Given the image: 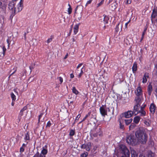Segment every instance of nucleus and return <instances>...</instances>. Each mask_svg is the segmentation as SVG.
I'll return each instance as SVG.
<instances>
[{
	"label": "nucleus",
	"mask_w": 157,
	"mask_h": 157,
	"mask_svg": "<svg viewBox=\"0 0 157 157\" xmlns=\"http://www.w3.org/2000/svg\"><path fill=\"white\" fill-rule=\"evenodd\" d=\"M92 1H93V0H89V1H88L87 2L86 4V5H85L86 6L90 4L92 2Z\"/></svg>",
	"instance_id": "obj_48"
},
{
	"label": "nucleus",
	"mask_w": 157,
	"mask_h": 157,
	"mask_svg": "<svg viewBox=\"0 0 157 157\" xmlns=\"http://www.w3.org/2000/svg\"><path fill=\"white\" fill-rule=\"evenodd\" d=\"M103 16L104 17L103 18L104 23L105 24H107L108 23V21L109 20V17L107 16L106 15H104Z\"/></svg>",
	"instance_id": "obj_24"
},
{
	"label": "nucleus",
	"mask_w": 157,
	"mask_h": 157,
	"mask_svg": "<svg viewBox=\"0 0 157 157\" xmlns=\"http://www.w3.org/2000/svg\"><path fill=\"white\" fill-rule=\"evenodd\" d=\"M154 154L151 151H149L148 153V157H154Z\"/></svg>",
	"instance_id": "obj_33"
},
{
	"label": "nucleus",
	"mask_w": 157,
	"mask_h": 157,
	"mask_svg": "<svg viewBox=\"0 0 157 157\" xmlns=\"http://www.w3.org/2000/svg\"><path fill=\"white\" fill-rule=\"evenodd\" d=\"M128 24V23H126L125 25V28H127V25Z\"/></svg>",
	"instance_id": "obj_62"
},
{
	"label": "nucleus",
	"mask_w": 157,
	"mask_h": 157,
	"mask_svg": "<svg viewBox=\"0 0 157 157\" xmlns=\"http://www.w3.org/2000/svg\"><path fill=\"white\" fill-rule=\"evenodd\" d=\"M48 153L47 150V146L46 145L44 147H43L42 150L41 151V153L43 155H45Z\"/></svg>",
	"instance_id": "obj_14"
},
{
	"label": "nucleus",
	"mask_w": 157,
	"mask_h": 157,
	"mask_svg": "<svg viewBox=\"0 0 157 157\" xmlns=\"http://www.w3.org/2000/svg\"><path fill=\"white\" fill-rule=\"evenodd\" d=\"M11 98L13 101L15 100L16 99V96L12 92L11 93Z\"/></svg>",
	"instance_id": "obj_35"
},
{
	"label": "nucleus",
	"mask_w": 157,
	"mask_h": 157,
	"mask_svg": "<svg viewBox=\"0 0 157 157\" xmlns=\"http://www.w3.org/2000/svg\"><path fill=\"white\" fill-rule=\"evenodd\" d=\"M68 56V54L67 53L65 56L64 57V59H66L67 58V57Z\"/></svg>",
	"instance_id": "obj_60"
},
{
	"label": "nucleus",
	"mask_w": 157,
	"mask_h": 157,
	"mask_svg": "<svg viewBox=\"0 0 157 157\" xmlns=\"http://www.w3.org/2000/svg\"><path fill=\"white\" fill-rule=\"evenodd\" d=\"M29 68H30V69L31 70L30 72H31L33 68V67L31 66H30L29 67Z\"/></svg>",
	"instance_id": "obj_63"
},
{
	"label": "nucleus",
	"mask_w": 157,
	"mask_h": 157,
	"mask_svg": "<svg viewBox=\"0 0 157 157\" xmlns=\"http://www.w3.org/2000/svg\"><path fill=\"white\" fill-rule=\"evenodd\" d=\"M157 11H155V10H153L151 16L152 18H155V17L157 16Z\"/></svg>",
	"instance_id": "obj_30"
},
{
	"label": "nucleus",
	"mask_w": 157,
	"mask_h": 157,
	"mask_svg": "<svg viewBox=\"0 0 157 157\" xmlns=\"http://www.w3.org/2000/svg\"><path fill=\"white\" fill-rule=\"evenodd\" d=\"M140 105H135L134 107V110L133 112L135 115L138 114L139 112H140V110H139V109L140 107Z\"/></svg>",
	"instance_id": "obj_11"
},
{
	"label": "nucleus",
	"mask_w": 157,
	"mask_h": 157,
	"mask_svg": "<svg viewBox=\"0 0 157 157\" xmlns=\"http://www.w3.org/2000/svg\"><path fill=\"white\" fill-rule=\"evenodd\" d=\"M156 108V106L154 103H152L151 104L149 107L150 111L151 113L152 114H154Z\"/></svg>",
	"instance_id": "obj_10"
},
{
	"label": "nucleus",
	"mask_w": 157,
	"mask_h": 157,
	"mask_svg": "<svg viewBox=\"0 0 157 157\" xmlns=\"http://www.w3.org/2000/svg\"><path fill=\"white\" fill-rule=\"evenodd\" d=\"M135 135L138 143L143 144L146 143L147 136L145 133L140 130H139L136 132Z\"/></svg>",
	"instance_id": "obj_1"
},
{
	"label": "nucleus",
	"mask_w": 157,
	"mask_h": 157,
	"mask_svg": "<svg viewBox=\"0 0 157 157\" xmlns=\"http://www.w3.org/2000/svg\"><path fill=\"white\" fill-rule=\"evenodd\" d=\"M23 2L22 0H20L17 5V7L15 9V13L19 12L22 10L23 8Z\"/></svg>",
	"instance_id": "obj_5"
},
{
	"label": "nucleus",
	"mask_w": 157,
	"mask_h": 157,
	"mask_svg": "<svg viewBox=\"0 0 157 157\" xmlns=\"http://www.w3.org/2000/svg\"><path fill=\"white\" fill-rule=\"evenodd\" d=\"M27 109V107L26 106H25L20 111V114L21 116H22L23 115V112L25 110H26Z\"/></svg>",
	"instance_id": "obj_32"
},
{
	"label": "nucleus",
	"mask_w": 157,
	"mask_h": 157,
	"mask_svg": "<svg viewBox=\"0 0 157 157\" xmlns=\"http://www.w3.org/2000/svg\"><path fill=\"white\" fill-rule=\"evenodd\" d=\"M54 38L53 36H51L50 38L48 39L47 41V42L48 44L49 43L51 42L52 41V39Z\"/></svg>",
	"instance_id": "obj_34"
},
{
	"label": "nucleus",
	"mask_w": 157,
	"mask_h": 157,
	"mask_svg": "<svg viewBox=\"0 0 157 157\" xmlns=\"http://www.w3.org/2000/svg\"><path fill=\"white\" fill-rule=\"evenodd\" d=\"M90 113L89 112L88 113V114L85 116V117L82 120V121H85L86 119V118L89 117L90 116Z\"/></svg>",
	"instance_id": "obj_39"
},
{
	"label": "nucleus",
	"mask_w": 157,
	"mask_h": 157,
	"mask_svg": "<svg viewBox=\"0 0 157 157\" xmlns=\"http://www.w3.org/2000/svg\"><path fill=\"white\" fill-rule=\"evenodd\" d=\"M126 140L128 144L132 145L136 144L138 143L137 139H135L134 136L132 135H130L127 137Z\"/></svg>",
	"instance_id": "obj_4"
},
{
	"label": "nucleus",
	"mask_w": 157,
	"mask_h": 157,
	"mask_svg": "<svg viewBox=\"0 0 157 157\" xmlns=\"http://www.w3.org/2000/svg\"><path fill=\"white\" fill-rule=\"evenodd\" d=\"M154 71L157 75V64L155 65L154 69Z\"/></svg>",
	"instance_id": "obj_49"
},
{
	"label": "nucleus",
	"mask_w": 157,
	"mask_h": 157,
	"mask_svg": "<svg viewBox=\"0 0 157 157\" xmlns=\"http://www.w3.org/2000/svg\"><path fill=\"white\" fill-rule=\"evenodd\" d=\"M26 33L25 32V33L24 34V39L25 40H26Z\"/></svg>",
	"instance_id": "obj_56"
},
{
	"label": "nucleus",
	"mask_w": 157,
	"mask_h": 157,
	"mask_svg": "<svg viewBox=\"0 0 157 157\" xmlns=\"http://www.w3.org/2000/svg\"><path fill=\"white\" fill-rule=\"evenodd\" d=\"M57 78L58 79L59 81L60 82V84H62V83L63 82V78L61 77H58Z\"/></svg>",
	"instance_id": "obj_41"
},
{
	"label": "nucleus",
	"mask_w": 157,
	"mask_h": 157,
	"mask_svg": "<svg viewBox=\"0 0 157 157\" xmlns=\"http://www.w3.org/2000/svg\"><path fill=\"white\" fill-rule=\"evenodd\" d=\"M97 147H98V146L96 145H95L94 146L93 149L95 151L96 150Z\"/></svg>",
	"instance_id": "obj_57"
},
{
	"label": "nucleus",
	"mask_w": 157,
	"mask_h": 157,
	"mask_svg": "<svg viewBox=\"0 0 157 157\" xmlns=\"http://www.w3.org/2000/svg\"><path fill=\"white\" fill-rule=\"evenodd\" d=\"M119 26H120V27L121 31V30H122V24H120V23H119L116 26V28H115L116 31L117 32L119 31L120 30V29H119Z\"/></svg>",
	"instance_id": "obj_23"
},
{
	"label": "nucleus",
	"mask_w": 157,
	"mask_h": 157,
	"mask_svg": "<svg viewBox=\"0 0 157 157\" xmlns=\"http://www.w3.org/2000/svg\"><path fill=\"white\" fill-rule=\"evenodd\" d=\"M135 93L136 96V97H142L143 93L142 89L140 86L138 87L136 90L135 91Z\"/></svg>",
	"instance_id": "obj_8"
},
{
	"label": "nucleus",
	"mask_w": 157,
	"mask_h": 157,
	"mask_svg": "<svg viewBox=\"0 0 157 157\" xmlns=\"http://www.w3.org/2000/svg\"><path fill=\"white\" fill-rule=\"evenodd\" d=\"M140 119V117L139 116H137L134 117V121L137 124L139 122Z\"/></svg>",
	"instance_id": "obj_28"
},
{
	"label": "nucleus",
	"mask_w": 157,
	"mask_h": 157,
	"mask_svg": "<svg viewBox=\"0 0 157 157\" xmlns=\"http://www.w3.org/2000/svg\"><path fill=\"white\" fill-rule=\"evenodd\" d=\"M9 8L10 10H12V13H15V9L16 8L15 7L13 2H12L9 3Z\"/></svg>",
	"instance_id": "obj_12"
},
{
	"label": "nucleus",
	"mask_w": 157,
	"mask_h": 157,
	"mask_svg": "<svg viewBox=\"0 0 157 157\" xmlns=\"http://www.w3.org/2000/svg\"><path fill=\"white\" fill-rule=\"evenodd\" d=\"M43 114V113H41L39 116V117H38V123L39 124L40 121H41L42 123L43 124H44V122H43V120H44V118H42V117Z\"/></svg>",
	"instance_id": "obj_22"
},
{
	"label": "nucleus",
	"mask_w": 157,
	"mask_h": 157,
	"mask_svg": "<svg viewBox=\"0 0 157 157\" xmlns=\"http://www.w3.org/2000/svg\"><path fill=\"white\" fill-rule=\"evenodd\" d=\"M88 155V153L87 152H85L81 155L80 157H87Z\"/></svg>",
	"instance_id": "obj_36"
},
{
	"label": "nucleus",
	"mask_w": 157,
	"mask_h": 157,
	"mask_svg": "<svg viewBox=\"0 0 157 157\" xmlns=\"http://www.w3.org/2000/svg\"><path fill=\"white\" fill-rule=\"evenodd\" d=\"M2 49H3V56H4L5 55V52L6 50V48H5V46H3L2 47Z\"/></svg>",
	"instance_id": "obj_47"
},
{
	"label": "nucleus",
	"mask_w": 157,
	"mask_h": 157,
	"mask_svg": "<svg viewBox=\"0 0 157 157\" xmlns=\"http://www.w3.org/2000/svg\"><path fill=\"white\" fill-rule=\"evenodd\" d=\"M132 71L133 73L136 72L137 70V64L136 62H135L133 64L132 67Z\"/></svg>",
	"instance_id": "obj_18"
},
{
	"label": "nucleus",
	"mask_w": 157,
	"mask_h": 157,
	"mask_svg": "<svg viewBox=\"0 0 157 157\" xmlns=\"http://www.w3.org/2000/svg\"><path fill=\"white\" fill-rule=\"evenodd\" d=\"M67 12H68V13L69 14H70L72 12V8L71 7H69L67 10Z\"/></svg>",
	"instance_id": "obj_44"
},
{
	"label": "nucleus",
	"mask_w": 157,
	"mask_h": 157,
	"mask_svg": "<svg viewBox=\"0 0 157 157\" xmlns=\"http://www.w3.org/2000/svg\"><path fill=\"white\" fill-rule=\"evenodd\" d=\"M45 156L41 154L39 155V152H38L36 153L33 157H45Z\"/></svg>",
	"instance_id": "obj_29"
},
{
	"label": "nucleus",
	"mask_w": 157,
	"mask_h": 157,
	"mask_svg": "<svg viewBox=\"0 0 157 157\" xmlns=\"http://www.w3.org/2000/svg\"><path fill=\"white\" fill-rule=\"evenodd\" d=\"M131 157H137L138 154L133 149H131Z\"/></svg>",
	"instance_id": "obj_17"
},
{
	"label": "nucleus",
	"mask_w": 157,
	"mask_h": 157,
	"mask_svg": "<svg viewBox=\"0 0 157 157\" xmlns=\"http://www.w3.org/2000/svg\"><path fill=\"white\" fill-rule=\"evenodd\" d=\"M143 108L142 107H140V112H139V113H141L140 115L141 116H145V115L146 114V112L144 111L143 110Z\"/></svg>",
	"instance_id": "obj_27"
},
{
	"label": "nucleus",
	"mask_w": 157,
	"mask_h": 157,
	"mask_svg": "<svg viewBox=\"0 0 157 157\" xmlns=\"http://www.w3.org/2000/svg\"><path fill=\"white\" fill-rule=\"evenodd\" d=\"M72 91L73 93L75 94V95H77L79 93L78 90L76 89L75 87L74 86L72 87Z\"/></svg>",
	"instance_id": "obj_26"
},
{
	"label": "nucleus",
	"mask_w": 157,
	"mask_h": 157,
	"mask_svg": "<svg viewBox=\"0 0 157 157\" xmlns=\"http://www.w3.org/2000/svg\"><path fill=\"white\" fill-rule=\"evenodd\" d=\"M83 63H79L77 66L76 69H80V67H81Z\"/></svg>",
	"instance_id": "obj_53"
},
{
	"label": "nucleus",
	"mask_w": 157,
	"mask_h": 157,
	"mask_svg": "<svg viewBox=\"0 0 157 157\" xmlns=\"http://www.w3.org/2000/svg\"><path fill=\"white\" fill-rule=\"evenodd\" d=\"M147 27H145L144 29V31L142 33V34H143L144 35L145 33L147 30Z\"/></svg>",
	"instance_id": "obj_52"
},
{
	"label": "nucleus",
	"mask_w": 157,
	"mask_h": 157,
	"mask_svg": "<svg viewBox=\"0 0 157 157\" xmlns=\"http://www.w3.org/2000/svg\"><path fill=\"white\" fill-rule=\"evenodd\" d=\"M102 135V133L101 132H97L96 134H94V136H96L98 135H99V136H101Z\"/></svg>",
	"instance_id": "obj_42"
},
{
	"label": "nucleus",
	"mask_w": 157,
	"mask_h": 157,
	"mask_svg": "<svg viewBox=\"0 0 157 157\" xmlns=\"http://www.w3.org/2000/svg\"><path fill=\"white\" fill-rule=\"evenodd\" d=\"M27 143H28V142H27L26 143V144H23L22 145V147H23V146H24V147H25L27 145Z\"/></svg>",
	"instance_id": "obj_61"
},
{
	"label": "nucleus",
	"mask_w": 157,
	"mask_h": 157,
	"mask_svg": "<svg viewBox=\"0 0 157 157\" xmlns=\"http://www.w3.org/2000/svg\"><path fill=\"white\" fill-rule=\"evenodd\" d=\"M117 4L116 2H114L110 6V8L111 10H115L117 8Z\"/></svg>",
	"instance_id": "obj_20"
},
{
	"label": "nucleus",
	"mask_w": 157,
	"mask_h": 157,
	"mask_svg": "<svg viewBox=\"0 0 157 157\" xmlns=\"http://www.w3.org/2000/svg\"><path fill=\"white\" fill-rule=\"evenodd\" d=\"M134 114L132 111H128L124 113V116L126 118H128L131 117Z\"/></svg>",
	"instance_id": "obj_9"
},
{
	"label": "nucleus",
	"mask_w": 157,
	"mask_h": 157,
	"mask_svg": "<svg viewBox=\"0 0 157 157\" xmlns=\"http://www.w3.org/2000/svg\"><path fill=\"white\" fill-rule=\"evenodd\" d=\"M83 121L82 120L81 121H80L78 124V127H82V122Z\"/></svg>",
	"instance_id": "obj_50"
},
{
	"label": "nucleus",
	"mask_w": 157,
	"mask_h": 157,
	"mask_svg": "<svg viewBox=\"0 0 157 157\" xmlns=\"http://www.w3.org/2000/svg\"><path fill=\"white\" fill-rule=\"evenodd\" d=\"M139 157H145V156L142 155H140Z\"/></svg>",
	"instance_id": "obj_64"
},
{
	"label": "nucleus",
	"mask_w": 157,
	"mask_h": 157,
	"mask_svg": "<svg viewBox=\"0 0 157 157\" xmlns=\"http://www.w3.org/2000/svg\"><path fill=\"white\" fill-rule=\"evenodd\" d=\"M147 92L149 95H151L152 91V87L151 83H150L147 86Z\"/></svg>",
	"instance_id": "obj_15"
},
{
	"label": "nucleus",
	"mask_w": 157,
	"mask_h": 157,
	"mask_svg": "<svg viewBox=\"0 0 157 157\" xmlns=\"http://www.w3.org/2000/svg\"><path fill=\"white\" fill-rule=\"evenodd\" d=\"M144 123L146 127H150L151 123V121L149 119H147L144 121Z\"/></svg>",
	"instance_id": "obj_19"
},
{
	"label": "nucleus",
	"mask_w": 157,
	"mask_h": 157,
	"mask_svg": "<svg viewBox=\"0 0 157 157\" xmlns=\"http://www.w3.org/2000/svg\"><path fill=\"white\" fill-rule=\"evenodd\" d=\"M141 98L142 97H136L135 98V100L136 102V105L140 106L142 103Z\"/></svg>",
	"instance_id": "obj_13"
},
{
	"label": "nucleus",
	"mask_w": 157,
	"mask_h": 157,
	"mask_svg": "<svg viewBox=\"0 0 157 157\" xmlns=\"http://www.w3.org/2000/svg\"><path fill=\"white\" fill-rule=\"evenodd\" d=\"M132 121V119H126L125 120V123L127 125L130 124Z\"/></svg>",
	"instance_id": "obj_31"
},
{
	"label": "nucleus",
	"mask_w": 157,
	"mask_h": 157,
	"mask_svg": "<svg viewBox=\"0 0 157 157\" xmlns=\"http://www.w3.org/2000/svg\"><path fill=\"white\" fill-rule=\"evenodd\" d=\"M119 121L120 123L119 124L120 125V128H123L124 127V125L123 124H122L121 121L120 120H119Z\"/></svg>",
	"instance_id": "obj_54"
},
{
	"label": "nucleus",
	"mask_w": 157,
	"mask_h": 157,
	"mask_svg": "<svg viewBox=\"0 0 157 157\" xmlns=\"http://www.w3.org/2000/svg\"><path fill=\"white\" fill-rule=\"evenodd\" d=\"M81 117V115L80 114H78V116H77L76 117V119H75V122L73 123V124H74L76 122H77L78 120H79V119Z\"/></svg>",
	"instance_id": "obj_37"
},
{
	"label": "nucleus",
	"mask_w": 157,
	"mask_h": 157,
	"mask_svg": "<svg viewBox=\"0 0 157 157\" xmlns=\"http://www.w3.org/2000/svg\"><path fill=\"white\" fill-rule=\"evenodd\" d=\"M79 25L77 24L75 25L74 28V32L75 34H76L78 32Z\"/></svg>",
	"instance_id": "obj_21"
},
{
	"label": "nucleus",
	"mask_w": 157,
	"mask_h": 157,
	"mask_svg": "<svg viewBox=\"0 0 157 157\" xmlns=\"http://www.w3.org/2000/svg\"><path fill=\"white\" fill-rule=\"evenodd\" d=\"M91 146V143L88 142L86 144H85L81 146V148L82 149H85L86 151H89L90 149Z\"/></svg>",
	"instance_id": "obj_6"
},
{
	"label": "nucleus",
	"mask_w": 157,
	"mask_h": 157,
	"mask_svg": "<svg viewBox=\"0 0 157 157\" xmlns=\"http://www.w3.org/2000/svg\"><path fill=\"white\" fill-rule=\"evenodd\" d=\"M24 150L25 149L22 147H21L20 148V151L21 153L24 151Z\"/></svg>",
	"instance_id": "obj_51"
},
{
	"label": "nucleus",
	"mask_w": 157,
	"mask_h": 157,
	"mask_svg": "<svg viewBox=\"0 0 157 157\" xmlns=\"http://www.w3.org/2000/svg\"><path fill=\"white\" fill-rule=\"evenodd\" d=\"M84 67H83L81 69H76L75 71V73L76 75H77V76L78 78H80L82 75L83 73V68Z\"/></svg>",
	"instance_id": "obj_7"
},
{
	"label": "nucleus",
	"mask_w": 157,
	"mask_h": 157,
	"mask_svg": "<svg viewBox=\"0 0 157 157\" xmlns=\"http://www.w3.org/2000/svg\"><path fill=\"white\" fill-rule=\"evenodd\" d=\"M52 124L51 123V122L50 121H49L47 123V125L46 127H51Z\"/></svg>",
	"instance_id": "obj_45"
},
{
	"label": "nucleus",
	"mask_w": 157,
	"mask_h": 157,
	"mask_svg": "<svg viewBox=\"0 0 157 157\" xmlns=\"http://www.w3.org/2000/svg\"><path fill=\"white\" fill-rule=\"evenodd\" d=\"M104 0H102L97 5V7H99L102 5L104 3Z\"/></svg>",
	"instance_id": "obj_40"
},
{
	"label": "nucleus",
	"mask_w": 157,
	"mask_h": 157,
	"mask_svg": "<svg viewBox=\"0 0 157 157\" xmlns=\"http://www.w3.org/2000/svg\"><path fill=\"white\" fill-rule=\"evenodd\" d=\"M132 0H127L126 3L127 4H130L131 3Z\"/></svg>",
	"instance_id": "obj_55"
},
{
	"label": "nucleus",
	"mask_w": 157,
	"mask_h": 157,
	"mask_svg": "<svg viewBox=\"0 0 157 157\" xmlns=\"http://www.w3.org/2000/svg\"><path fill=\"white\" fill-rule=\"evenodd\" d=\"M24 139L26 140H30L29 133L27 132L25 134Z\"/></svg>",
	"instance_id": "obj_25"
},
{
	"label": "nucleus",
	"mask_w": 157,
	"mask_h": 157,
	"mask_svg": "<svg viewBox=\"0 0 157 157\" xmlns=\"http://www.w3.org/2000/svg\"><path fill=\"white\" fill-rule=\"evenodd\" d=\"M79 8H80L81 9H82V6H78V5L77 6L75 10V13H76V12L77 11V10H78V9Z\"/></svg>",
	"instance_id": "obj_46"
},
{
	"label": "nucleus",
	"mask_w": 157,
	"mask_h": 157,
	"mask_svg": "<svg viewBox=\"0 0 157 157\" xmlns=\"http://www.w3.org/2000/svg\"><path fill=\"white\" fill-rule=\"evenodd\" d=\"M144 35L143 34L142 35V36H141V40H140V41H141L143 39L144 37Z\"/></svg>",
	"instance_id": "obj_59"
},
{
	"label": "nucleus",
	"mask_w": 157,
	"mask_h": 157,
	"mask_svg": "<svg viewBox=\"0 0 157 157\" xmlns=\"http://www.w3.org/2000/svg\"><path fill=\"white\" fill-rule=\"evenodd\" d=\"M75 132L74 130H71L70 132L69 135L70 136H72L75 134Z\"/></svg>",
	"instance_id": "obj_38"
},
{
	"label": "nucleus",
	"mask_w": 157,
	"mask_h": 157,
	"mask_svg": "<svg viewBox=\"0 0 157 157\" xmlns=\"http://www.w3.org/2000/svg\"><path fill=\"white\" fill-rule=\"evenodd\" d=\"M124 43H125L127 45H128L129 44V42L128 39L127 38L125 39L124 40Z\"/></svg>",
	"instance_id": "obj_43"
},
{
	"label": "nucleus",
	"mask_w": 157,
	"mask_h": 157,
	"mask_svg": "<svg viewBox=\"0 0 157 157\" xmlns=\"http://www.w3.org/2000/svg\"><path fill=\"white\" fill-rule=\"evenodd\" d=\"M148 74L145 73L143 76V78L142 82L143 83H145L147 82V78H148Z\"/></svg>",
	"instance_id": "obj_16"
},
{
	"label": "nucleus",
	"mask_w": 157,
	"mask_h": 157,
	"mask_svg": "<svg viewBox=\"0 0 157 157\" xmlns=\"http://www.w3.org/2000/svg\"><path fill=\"white\" fill-rule=\"evenodd\" d=\"M100 112L101 115L105 117L107 115V112H110V109L109 107H107L105 105H102L100 107Z\"/></svg>",
	"instance_id": "obj_3"
},
{
	"label": "nucleus",
	"mask_w": 157,
	"mask_h": 157,
	"mask_svg": "<svg viewBox=\"0 0 157 157\" xmlns=\"http://www.w3.org/2000/svg\"><path fill=\"white\" fill-rule=\"evenodd\" d=\"M70 77L71 78H73L74 77V75L73 74H71L70 75Z\"/></svg>",
	"instance_id": "obj_58"
},
{
	"label": "nucleus",
	"mask_w": 157,
	"mask_h": 157,
	"mask_svg": "<svg viewBox=\"0 0 157 157\" xmlns=\"http://www.w3.org/2000/svg\"><path fill=\"white\" fill-rule=\"evenodd\" d=\"M119 150L126 157L129 156L130 155L129 151L124 145L123 144L120 145Z\"/></svg>",
	"instance_id": "obj_2"
}]
</instances>
